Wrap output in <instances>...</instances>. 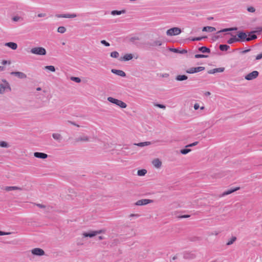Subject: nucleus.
<instances>
[{
	"instance_id": "obj_1",
	"label": "nucleus",
	"mask_w": 262,
	"mask_h": 262,
	"mask_svg": "<svg viewBox=\"0 0 262 262\" xmlns=\"http://www.w3.org/2000/svg\"><path fill=\"white\" fill-rule=\"evenodd\" d=\"M30 53L35 55H45L47 53L46 49L43 47H35L30 50Z\"/></svg>"
},
{
	"instance_id": "obj_2",
	"label": "nucleus",
	"mask_w": 262,
	"mask_h": 262,
	"mask_svg": "<svg viewBox=\"0 0 262 262\" xmlns=\"http://www.w3.org/2000/svg\"><path fill=\"white\" fill-rule=\"evenodd\" d=\"M3 83H0V94H4L6 91H11V87L9 83L6 80H3Z\"/></svg>"
},
{
	"instance_id": "obj_3",
	"label": "nucleus",
	"mask_w": 262,
	"mask_h": 262,
	"mask_svg": "<svg viewBox=\"0 0 262 262\" xmlns=\"http://www.w3.org/2000/svg\"><path fill=\"white\" fill-rule=\"evenodd\" d=\"M181 33V30L178 27L172 28L166 31V34L168 36H174L180 34Z\"/></svg>"
},
{
	"instance_id": "obj_4",
	"label": "nucleus",
	"mask_w": 262,
	"mask_h": 262,
	"mask_svg": "<svg viewBox=\"0 0 262 262\" xmlns=\"http://www.w3.org/2000/svg\"><path fill=\"white\" fill-rule=\"evenodd\" d=\"M205 70V67H193L188 69L186 71V72L188 74H193L195 73L199 72Z\"/></svg>"
},
{
	"instance_id": "obj_5",
	"label": "nucleus",
	"mask_w": 262,
	"mask_h": 262,
	"mask_svg": "<svg viewBox=\"0 0 262 262\" xmlns=\"http://www.w3.org/2000/svg\"><path fill=\"white\" fill-rule=\"evenodd\" d=\"M258 76V72L257 71H254L247 74L245 78L247 80H251L255 79Z\"/></svg>"
},
{
	"instance_id": "obj_6",
	"label": "nucleus",
	"mask_w": 262,
	"mask_h": 262,
	"mask_svg": "<svg viewBox=\"0 0 262 262\" xmlns=\"http://www.w3.org/2000/svg\"><path fill=\"white\" fill-rule=\"evenodd\" d=\"M154 201L150 199H141L137 201L135 203V205L137 206H142L145 205L149 203H153Z\"/></svg>"
},
{
	"instance_id": "obj_7",
	"label": "nucleus",
	"mask_w": 262,
	"mask_h": 262,
	"mask_svg": "<svg viewBox=\"0 0 262 262\" xmlns=\"http://www.w3.org/2000/svg\"><path fill=\"white\" fill-rule=\"evenodd\" d=\"M76 142H88L90 141V137L86 135L79 136L75 139Z\"/></svg>"
},
{
	"instance_id": "obj_8",
	"label": "nucleus",
	"mask_w": 262,
	"mask_h": 262,
	"mask_svg": "<svg viewBox=\"0 0 262 262\" xmlns=\"http://www.w3.org/2000/svg\"><path fill=\"white\" fill-rule=\"evenodd\" d=\"M31 252L33 255L38 256H41L45 254L44 251L42 249L38 248L32 249Z\"/></svg>"
},
{
	"instance_id": "obj_9",
	"label": "nucleus",
	"mask_w": 262,
	"mask_h": 262,
	"mask_svg": "<svg viewBox=\"0 0 262 262\" xmlns=\"http://www.w3.org/2000/svg\"><path fill=\"white\" fill-rule=\"evenodd\" d=\"M237 35L238 36L237 38L240 39V41H247V35L245 32H237Z\"/></svg>"
},
{
	"instance_id": "obj_10",
	"label": "nucleus",
	"mask_w": 262,
	"mask_h": 262,
	"mask_svg": "<svg viewBox=\"0 0 262 262\" xmlns=\"http://www.w3.org/2000/svg\"><path fill=\"white\" fill-rule=\"evenodd\" d=\"M10 74L15 76L20 79H25L27 78V75L21 72H12L10 73Z\"/></svg>"
},
{
	"instance_id": "obj_11",
	"label": "nucleus",
	"mask_w": 262,
	"mask_h": 262,
	"mask_svg": "<svg viewBox=\"0 0 262 262\" xmlns=\"http://www.w3.org/2000/svg\"><path fill=\"white\" fill-rule=\"evenodd\" d=\"M183 257L185 259H194L196 257V255L192 252H185L184 253Z\"/></svg>"
},
{
	"instance_id": "obj_12",
	"label": "nucleus",
	"mask_w": 262,
	"mask_h": 262,
	"mask_svg": "<svg viewBox=\"0 0 262 262\" xmlns=\"http://www.w3.org/2000/svg\"><path fill=\"white\" fill-rule=\"evenodd\" d=\"M111 72L116 75H117L118 76H120L121 77H125L126 74L122 70H116V69H112Z\"/></svg>"
},
{
	"instance_id": "obj_13",
	"label": "nucleus",
	"mask_w": 262,
	"mask_h": 262,
	"mask_svg": "<svg viewBox=\"0 0 262 262\" xmlns=\"http://www.w3.org/2000/svg\"><path fill=\"white\" fill-rule=\"evenodd\" d=\"M34 156L37 158L45 159H46L48 156L45 153L35 152L34 153Z\"/></svg>"
},
{
	"instance_id": "obj_14",
	"label": "nucleus",
	"mask_w": 262,
	"mask_h": 262,
	"mask_svg": "<svg viewBox=\"0 0 262 262\" xmlns=\"http://www.w3.org/2000/svg\"><path fill=\"white\" fill-rule=\"evenodd\" d=\"M225 70L224 68H219L213 69L210 70L208 71V73L209 74H215V73H221L224 72Z\"/></svg>"
},
{
	"instance_id": "obj_15",
	"label": "nucleus",
	"mask_w": 262,
	"mask_h": 262,
	"mask_svg": "<svg viewBox=\"0 0 262 262\" xmlns=\"http://www.w3.org/2000/svg\"><path fill=\"white\" fill-rule=\"evenodd\" d=\"M55 16H56V17H57L58 18H60V17L74 18V17H76L77 15L75 14H56Z\"/></svg>"
},
{
	"instance_id": "obj_16",
	"label": "nucleus",
	"mask_w": 262,
	"mask_h": 262,
	"mask_svg": "<svg viewBox=\"0 0 262 262\" xmlns=\"http://www.w3.org/2000/svg\"><path fill=\"white\" fill-rule=\"evenodd\" d=\"M4 190L7 191H10L12 190H22L23 189L21 187H19L17 186H6L4 188Z\"/></svg>"
},
{
	"instance_id": "obj_17",
	"label": "nucleus",
	"mask_w": 262,
	"mask_h": 262,
	"mask_svg": "<svg viewBox=\"0 0 262 262\" xmlns=\"http://www.w3.org/2000/svg\"><path fill=\"white\" fill-rule=\"evenodd\" d=\"M5 46L11 48V49H12L13 50H16L17 48V43H16L15 42H6L5 44Z\"/></svg>"
},
{
	"instance_id": "obj_18",
	"label": "nucleus",
	"mask_w": 262,
	"mask_h": 262,
	"mask_svg": "<svg viewBox=\"0 0 262 262\" xmlns=\"http://www.w3.org/2000/svg\"><path fill=\"white\" fill-rule=\"evenodd\" d=\"M238 189H239V187H236L234 189H229V190L224 192L222 194L220 195V196L221 197L224 196L226 195L230 194L232 193V192H234V191L238 190Z\"/></svg>"
},
{
	"instance_id": "obj_19",
	"label": "nucleus",
	"mask_w": 262,
	"mask_h": 262,
	"mask_svg": "<svg viewBox=\"0 0 262 262\" xmlns=\"http://www.w3.org/2000/svg\"><path fill=\"white\" fill-rule=\"evenodd\" d=\"M154 166L157 168H159L161 167L162 162L159 159H154L152 162Z\"/></svg>"
},
{
	"instance_id": "obj_20",
	"label": "nucleus",
	"mask_w": 262,
	"mask_h": 262,
	"mask_svg": "<svg viewBox=\"0 0 262 262\" xmlns=\"http://www.w3.org/2000/svg\"><path fill=\"white\" fill-rule=\"evenodd\" d=\"M82 235L83 237H93L96 236V233L95 231H90L89 232H84L82 233Z\"/></svg>"
},
{
	"instance_id": "obj_21",
	"label": "nucleus",
	"mask_w": 262,
	"mask_h": 262,
	"mask_svg": "<svg viewBox=\"0 0 262 262\" xmlns=\"http://www.w3.org/2000/svg\"><path fill=\"white\" fill-rule=\"evenodd\" d=\"M52 137L54 140L58 142H60L62 139L61 135L58 133H53L52 134Z\"/></svg>"
},
{
	"instance_id": "obj_22",
	"label": "nucleus",
	"mask_w": 262,
	"mask_h": 262,
	"mask_svg": "<svg viewBox=\"0 0 262 262\" xmlns=\"http://www.w3.org/2000/svg\"><path fill=\"white\" fill-rule=\"evenodd\" d=\"M133 58L132 54H126L123 57L120 59V60L128 61L131 60Z\"/></svg>"
},
{
	"instance_id": "obj_23",
	"label": "nucleus",
	"mask_w": 262,
	"mask_h": 262,
	"mask_svg": "<svg viewBox=\"0 0 262 262\" xmlns=\"http://www.w3.org/2000/svg\"><path fill=\"white\" fill-rule=\"evenodd\" d=\"M187 79H188V77L185 75H179L177 76L176 77V80L177 81H184V80H187Z\"/></svg>"
},
{
	"instance_id": "obj_24",
	"label": "nucleus",
	"mask_w": 262,
	"mask_h": 262,
	"mask_svg": "<svg viewBox=\"0 0 262 262\" xmlns=\"http://www.w3.org/2000/svg\"><path fill=\"white\" fill-rule=\"evenodd\" d=\"M215 30L216 29L214 27L210 26L204 27L202 29L203 31H206L209 32H212L215 31Z\"/></svg>"
},
{
	"instance_id": "obj_25",
	"label": "nucleus",
	"mask_w": 262,
	"mask_h": 262,
	"mask_svg": "<svg viewBox=\"0 0 262 262\" xmlns=\"http://www.w3.org/2000/svg\"><path fill=\"white\" fill-rule=\"evenodd\" d=\"M150 144H151L150 142L146 141V142H140V143H134V145L138 146L139 147H143V146L149 145Z\"/></svg>"
},
{
	"instance_id": "obj_26",
	"label": "nucleus",
	"mask_w": 262,
	"mask_h": 262,
	"mask_svg": "<svg viewBox=\"0 0 262 262\" xmlns=\"http://www.w3.org/2000/svg\"><path fill=\"white\" fill-rule=\"evenodd\" d=\"M107 99L110 102L115 104L117 105H118V104L120 101V100L115 99V98L111 97H108L107 98Z\"/></svg>"
},
{
	"instance_id": "obj_27",
	"label": "nucleus",
	"mask_w": 262,
	"mask_h": 262,
	"mask_svg": "<svg viewBox=\"0 0 262 262\" xmlns=\"http://www.w3.org/2000/svg\"><path fill=\"white\" fill-rule=\"evenodd\" d=\"M254 32L250 33L247 36V41H249L252 40H254L257 38V36L255 34H253Z\"/></svg>"
},
{
	"instance_id": "obj_28",
	"label": "nucleus",
	"mask_w": 262,
	"mask_h": 262,
	"mask_svg": "<svg viewBox=\"0 0 262 262\" xmlns=\"http://www.w3.org/2000/svg\"><path fill=\"white\" fill-rule=\"evenodd\" d=\"M125 12L126 11L125 10H122L121 11L113 10L111 12V14L113 15H120L122 14H124Z\"/></svg>"
},
{
	"instance_id": "obj_29",
	"label": "nucleus",
	"mask_w": 262,
	"mask_h": 262,
	"mask_svg": "<svg viewBox=\"0 0 262 262\" xmlns=\"http://www.w3.org/2000/svg\"><path fill=\"white\" fill-rule=\"evenodd\" d=\"M240 41V39L236 38L235 36H234L233 37L230 38L228 41L227 43L229 44L233 43V42Z\"/></svg>"
},
{
	"instance_id": "obj_30",
	"label": "nucleus",
	"mask_w": 262,
	"mask_h": 262,
	"mask_svg": "<svg viewBox=\"0 0 262 262\" xmlns=\"http://www.w3.org/2000/svg\"><path fill=\"white\" fill-rule=\"evenodd\" d=\"M199 50L202 53H208L210 52V50L206 47H202L199 48Z\"/></svg>"
},
{
	"instance_id": "obj_31",
	"label": "nucleus",
	"mask_w": 262,
	"mask_h": 262,
	"mask_svg": "<svg viewBox=\"0 0 262 262\" xmlns=\"http://www.w3.org/2000/svg\"><path fill=\"white\" fill-rule=\"evenodd\" d=\"M219 48L222 51H226L230 48V47L227 45H220Z\"/></svg>"
},
{
	"instance_id": "obj_32",
	"label": "nucleus",
	"mask_w": 262,
	"mask_h": 262,
	"mask_svg": "<svg viewBox=\"0 0 262 262\" xmlns=\"http://www.w3.org/2000/svg\"><path fill=\"white\" fill-rule=\"evenodd\" d=\"M237 29V28H236V27L224 29L223 30H221L218 31L217 32V33L218 34V33H220L221 32H227V31H233V30H236Z\"/></svg>"
},
{
	"instance_id": "obj_33",
	"label": "nucleus",
	"mask_w": 262,
	"mask_h": 262,
	"mask_svg": "<svg viewBox=\"0 0 262 262\" xmlns=\"http://www.w3.org/2000/svg\"><path fill=\"white\" fill-rule=\"evenodd\" d=\"M170 51H171L174 53H179L180 54H185L187 52V50H184V49L180 51L177 49H171Z\"/></svg>"
},
{
	"instance_id": "obj_34",
	"label": "nucleus",
	"mask_w": 262,
	"mask_h": 262,
	"mask_svg": "<svg viewBox=\"0 0 262 262\" xmlns=\"http://www.w3.org/2000/svg\"><path fill=\"white\" fill-rule=\"evenodd\" d=\"M147 173V170L145 169L138 170L137 171V174L139 176H144Z\"/></svg>"
},
{
	"instance_id": "obj_35",
	"label": "nucleus",
	"mask_w": 262,
	"mask_h": 262,
	"mask_svg": "<svg viewBox=\"0 0 262 262\" xmlns=\"http://www.w3.org/2000/svg\"><path fill=\"white\" fill-rule=\"evenodd\" d=\"M0 147L4 148H8L10 147L9 144L6 141H0Z\"/></svg>"
},
{
	"instance_id": "obj_36",
	"label": "nucleus",
	"mask_w": 262,
	"mask_h": 262,
	"mask_svg": "<svg viewBox=\"0 0 262 262\" xmlns=\"http://www.w3.org/2000/svg\"><path fill=\"white\" fill-rule=\"evenodd\" d=\"M118 106H119L120 107L122 108H125L126 107L127 105L125 102H123L121 100H120L118 104Z\"/></svg>"
},
{
	"instance_id": "obj_37",
	"label": "nucleus",
	"mask_w": 262,
	"mask_h": 262,
	"mask_svg": "<svg viewBox=\"0 0 262 262\" xmlns=\"http://www.w3.org/2000/svg\"><path fill=\"white\" fill-rule=\"evenodd\" d=\"M45 69L52 72H54L55 71V68L53 66H47L45 67Z\"/></svg>"
},
{
	"instance_id": "obj_38",
	"label": "nucleus",
	"mask_w": 262,
	"mask_h": 262,
	"mask_svg": "<svg viewBox=\"0 0 262 262\" xmlns=\"http://www.w3.org/2000/svg\"><path fill=\"white\" fill-rule=\"evenodd\" d=\"M57 31L60 33H64L66 31V29L64 27L60 26L58 28Z\"/></svg>"
},
{
	"instance_id": "obj_39",
	"label": "nucleus",
	"mask_w": 262,
	"mask_h": 262,
	"mask_svg": "<svg viewBox=\"0 0 262 262\" xmlns=\"http://www.w3.org/2000/svg\"><path fill=\"white\" fill-rule=\"evenodd\" d=\"M111 57L112 58H117L119 57V53L117 51H114L111 53Z\"/></svg>"
},
{
	"instance_id": "obj_40",
	"label": "nucleus",
	"mask_w": 262,
	"mask_h": 262,
	"mask_svg": "<svg viewBox=\"0 0 262 262\" xmlns=\"http://www.w3.org/2000/svg\"><path fill=\"white\" fill-rule=\"evenodd\" d=\"M191 150L190 149H188V148H185V149H182L180 150V152L181 154H183V155H186L187 154H188V152H189Z\"/></svg>"
},
{
	"instance_id": "obj_41",
	"label": "nucleus",
	"mask_w": 262,
	"mask_h": 262,
	"mask_svg": "<svg viewBox=\"0 0 262 262\" xmlns=\"http://www.w3.org/2000/svg\"><path fill=\"white\" fill-rule=\"evenodd\" d=\"M12 19L14 21H21L23 20V18L20 16H15L14 17H12Z\"/></svg>"
},
{
	"instance_id": "obj_42",
	"label": "nucleus",
	"mask_w": 262,
	"mask_h": 262,
	"mask_svg": "<svg viewBox=\"0 0 262 262\" xmlns=\"http://www.w3.org/2000/svg\"><path fill=\"white\" fill-rule=\"evenodd\" d=\"M71 80L73 81H75L77 83H80L81 82V79L79 77H71L70 78Z\"/></svg>"
},
{
	"instance_id": "obj_43",
	"label": "nucleus",
	"mask_w": 262,
	"mask_h": 262,
	"mask_svg": "<svg viewBox=\"0 0 262 262\" xmlns=\"http://www.w3.org/2000/svg\"><path fill=\"white\" fill-rule=\"evenodd\" d=\"M195 58H207L208 57V55H204V54H195L194 55Z\"/></svg>"
},
{
	"instance_id": "obj_44",
	"label": "nucleus",
	"mask_w": 262,
	"mask_h": 262,
	"mask_svg": "<svg viewBox=\"0 0 262 262\" xmlns=\"http://www.w3.org/2000/svg\"><path fill=\"white\" fill-rule=\"evenodd\" d=\"M236 238L235 237H232L230 240H229L227 243V245H230L231 244H232L235 241Z\"/></svg>"
},
{
	"instance_id": "obj_45",
	"label": "nucleus",
	"mask_w": 262,
	"mask_h": 262,
	"mask_svg": "<svg viewBox=\"0 0 262 262\" xmlns=\"http://www.w3.org/2000/svg\"><path fill=\"white\" fill-rule=\"evenodd\" d=\"M255 9L254 7H252V6H250V7H248L247 8V11L249 12H251V13H254L255 12Z\"/></svg>"
},
{
	"instance_id": "obj_46",
	"label": "nucleus",
	"mask_w": 262,
	"mask_h": 262,
	"mask_svg": "<svg viewBox=\"0 0 262 262\" xmlns=\"http://www.w3.org/2000/svg\"><path fill=\"white\" fill-rule=\"evenodd\" d=\"M162 45V42L160 40H156V41H155L152 44V46H160Z\"/></svg>"
},
{
	"instance_id": "obj_47",
	"label": "nucleus",
	"mask_w": 262,
	"mask_h": 262,
	"mask_svg": "<svg viewBox=\"0 0 262 262\" xmlns=\"http://www.w3.org/2000/svg\"><path fill=\"white\" fill-rule=\"evenodd\" d=\"M206 37H194L191 39H190L192 41H199L202 40L203 38H205Z\"/></svg>"
},
{
	"instance_id": "obj_48",
	"label": "nucleus",
	"mask_w": 262,
	"mask_h": 262,
	"mask_svg": "<svg viewBox=\"0 0 262 262\" xmlns=\"http://www.w3.org/2000/svg\"><path fill=\"white\" fill-rule=\"evenodd\" d=\"M95 233H96V235H97V234H101V233H105V230L101 229V230H99L95 231Z\"/></svg>"
},
{
	"instance_id": "obj_49",
	"label": "nucleus",
	"mask_w": 262,
	"mask_h": 262,
	"mask_svg": "<svg viewBox=\"0 0 262 262\" xmlns=\"http://www.w3.org/2000/svg\"><path fill=\"white\" fill-rule=\"evenodd\" d=\"M101 43H102L106 47H108L110 46V44L105 40H102L101 41Z\"/></svg>"
},
{
	"instance_id": "obj_50",
	"label": "nucleus",
	"mask_w": 262,
	"mask_h": 262,
	"mask_svg": "<svg viewBox=\"0 0 262 262\" xmlns=\"http://www.w3.org/2000/svg\"><path fill=\"white\" fill-rule=\"evenodd\" d=\"M198 142L196 141L191 144H189L186 146V147H190L196 145L198 144Z\"/></svg>"
},
{
	"instance_id": "obj_51",
	"label": "nucleus",
	"mask_w": 262,
	"mask_h": 262,
	"mask_svg": "<svg viewBox=\"0 0 262 262\" xmlns=\"http://www.w3.org/2000/svg\"><path fill=\"white\" fill-rule=\"evenodd\" d=\"M155 105L157 107L160 108L165 109L166 108V106L163 104H155Z\"/></svg>"
},
{
	"instance_id": "obj_52",
	"label": "nucleus",
	"mask_w": 262,
	"mask_h": 262,
	"mask_svg": "<svg viewBox=\"0 0 262 262\" xmlns=\"http://www.w3.org/2000/svg\"><path fill=\"white\" fill-rule=\"evenodd\" d=\"M139 40V38L138 37H133L130 38V41L131 42H134L135 40Z\"/></svg>"
},
{
	"instance_id": "obj_53",
	"label": "nucleus",
	"mask_w": 262,
	"mask_h": 262,
	"mask_svg": "<svg viewBox=\"0 0 262 262\" xmlns=\"http://www.w3.org/2000/svg\"><path fill=\"white\" fill-rule=\"evenodd\" d=\"M11 234V232H5L0 231V235H10Z\"/></svg>"
},
{
	"instance_id": "obj_54",
	"label": "nucleus",
	"mask_w": 262,
	"mask_h": 262,
	"mask_svg": "<svg viewBox=\"0 0 262 262\" xmlns=\"http://www.w3.org/2000/svg\"><path fill=\"white\" fill-rule=\"evenodd\" d=\"M2 63L3 65H5L6 64H11V61H7V60H4L2 61Z\"/></svg>"
},
{
	"instance_id": "obj_55",
	"label": "nucleus",
	"mask_w": 262,
	"mask_h": 262,
	"mask_svg": "<svg viewBox=\"0 0 262 262\" xmlns=\"http://www.w3.org/2000/svg\"><path fill=\"white\" fill-rule=\"evenodd\" d=\"M262 58V52L256 56V60H259Z\"/></svg>"
},
{
	"instance_id": "obj_56",
	"label": "nucleus",
	"mask_w": 262,
	"mask_h": 262,
	"mask_svg": "<svg viewBox=\"0 0 262 262\" xmlns=\"http://www.w3.org/2000/svg\"><path fill=\"white\" fill-rule=\"evenodd\" d=\"M68 123H70V124H72V125H74V126H77V127H79V126H80L79 125H78V124H76V123H75V122H73V121H68Z\"/></svg>"
},
{
	"instance_id": "obj_57",
	"label": "nucleus",
	"mask_w": 262,
	"mask_h": 262,
	"mask_svg": "<svg viewBox=\"0 0 262 262\" xmlns=\"http://www.w3.org/2000/svg\"><path fill=\"white\" fill-rule=\"evenodd\" d=\"M200 106H199V104L197 103H195L194 105V109L195 110H197L199 109Z\"/></svg>"
},
{
	"instance_id": "obj_58",
	"label": "nucleus",
	"mask_w": 262,
	"mask_h": 262,
	"mask_svg": "<svg viewBox=\"0 0 262 262\" xmlns=\"http://www.w3.org/2000/svg\"><path fill=\"white\" fill-rule=\"evenodd\" d=\"M36 206L40 208H45L46 206L42 204H36Z\"/></svg>"
},
{
	"instance_id": "obj_59",
	"label": "nucleus",
	"mask_w": 262,
	"mask_h": 262,
	"mask_svg": "<svg viewBox=\"0 0 262 262\" xmlns=\"http://www.w3.org/2000/svg\"><path fill=\"white\" fill-rule=\"evenodd\" d=\"M46 15V14L45 13H39V14H38L37 16L38 17H45Z\"/></svg>"
},
{
	"instance_id": "obj_60",
	"label": "nucleus",
	"mask_w": 262,
	"mask_h": 262,
	"mask_svg": "<svg viewBox=\"0 0 262 262\" xmlns=\"http://www.w3.org/2000/svg\"><path fill=\"white\" fill-rule=\"evenodd\" d=\"M250 51V49H247V50H245L244 51H242L241 53L242 54H245L246 53H247V52H249Z\"/></svg>"
},
{
	"instance_id": "obj_61",
	"label": "nucleus",
	"mask_w": 262,
	"mask_h": 262,
	"mask_svg": "<svg viewBox=\"0 0 262 262\" xmlns=\"http://www.w3.org/2000/svg\"><path fill=\"white\" fill-rule=\"evenodd\" d=\"M129 216L130 217H133V216L139 217L140 215L138 214H130Z\"/></svg>"
},
{
	"instance_id": "obj_62",
	"label": "nucleus",
	"mask_w": 262,
	"mask_h": 262,
	"mask_svg": "<svg viewBox=\"0 0 262 262\" xmlns=\"http://www.w3.org/2000/svg\"><path fill=\"white\" fill-rule=\"evenodd\" d=\"M190 216L189 215H182L181 216H180L181 218H187V217H189Z\"/></svg>"
},
{
	"instance_id": "obj_63",
	"label": "nucleus",
	"mask_w": 262,
	"mask_h": 262,
	"mask_svg": "<svg viewBox=\"0 0 262 262\" xmlns=\"http://www.w3.org/2000/svg\"><path fill=\"white\" fill-rule=\"evenodd\" d=\"M104 238V236H98V239H99V240H102V239H103Z\"/></svg>"
},
{
	"instance_id": "obj_64",
	"label": "nucleus",
	"mask_w": 262,
	"mask_h": 262,
	"mask_svg": "<svg viewBox=\"0 0 262 262\" xmlns=\"http://www.w3.org/2000/svg\"><path fill=\"white\" fill-rule=\"evenodd\" d=\"M5 70V67L3 66H0V71H3Z\"/></svg>"
}]
</instances>
